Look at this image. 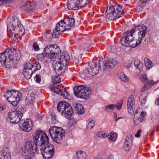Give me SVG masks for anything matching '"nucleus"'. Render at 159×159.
<instances>
[{"label":"nucleus","mask_w":159,"mask_h":159,"mask_svg":"<svg viewBox=\"0 0 159 159\" xmlns=\"http://www.w3.org/2000/svg\"><path fill=\"white\" fill-rule=\"evenodd\" d=\"M36 79V82L39 83L41 80V77L39 75H36L35 77Z\"/></svg>","instance_id":"nucleus-53"},{"label":"nucleus","mask_w":159,"mask_h":159,"mask_svg":"<svg viewBox=\"0 0 159 159\" xmlns=\"http://www.w3.org/2000/svg\"><path fill=\"white\" fill-rule=\"evenodd\" d=\"M76 155L78 159H85L86 157V153L84 152L81 151L77 152Z\"/></svg>","instance_id":"nucleus-38"},{"label":"nucleus","mask_w":159,"mask_h":159,"mask_svg":"<svg viewBox=\"0 0 159 159\" xmlns=\"http://www.w3.org/2000/svg\"><path fill=\"white\" fill-rule=\"evenodd\" d=\"M132 64V61L130 60L125 61L124 63V66L127 68L130 67Z\"/></svg>","instance_id":"nucleus-45"},{"label":"nucleus","mask_w":159,"mask_h":159,"mask_svg":"<svg viewBox=\"0 0 159 159\" xmlns=\"http://www.w3.org/2000/svg\"><path fill=\"white\" fill-rule=\"evenodd\" d=\"M4 95L7 100L14 106L17 104L21 98V93L14 90H7Z\"/></svg>","instance_id":"nucleus-9"},{"label":"nucleus","mask_w":159,"mask_h":159,"mask_svg":"<svg viewBox=\"0 0 159 159\" xmlns=\"http://www.w3.org/2000/svg\"><path fill=\"white\" fill-rule=\"evenodd\" d=\"M74 111L77 113L83 114L84 113V110L83 106L79 104H75L74 106Z\"/></svg>","instance_id":"nucleus-28"},{"label":"nucleus","mask_w":159,"mask_h":159,"mask_svg":"<svg viewBox=\"0 0 159 159\" xmlns=\"http://www.w3.org/2000/svg\"><path fill=\"white\" fill-rule=\"evenodd\" d=\"M68 30L66 29V25L64 20H61L57 24L52 34V36L54 38H58L63 32Z\"/></svg>","instance_id":"nucleus-13"},{"label":"nucleus","mask_w":159,"mask_h":159,"mask_svg":"<svg viewBox=\"0 0 159 159\" xmlns=\"http://www.w3.org/2000/svg\"><path fill=\"white\" fill-rule=\"evenodd\" d=\"M155 104L157 105H159V97L156 100Z\"/></svg>","instance_id":"nucleus-57"},{"label":"nucleus","mask_w":159,"mask_h":159,"mask_svg":"<svg viewBox=\"0 0 159 159\" xmlns=\"http://www.w3.org/2000/svg\"><path fill=\"white\" fill-rule=\"evenodd\" d=\"M158 82L157 81V82H154L153 80H151L148 81L146 82V83L145 84L147 86V87L149 88L152 87L153 85L156 84Z\"/></svg>","instance_id":"nucleus-42"},{"label":"nucleus","mask_w":159,"mask_h":159,"mask_svg":"<svg viewBox=\"0 0 159 159\" xmlns=\"http://www.w3.org/2000/svg\"><path fill=\"white\" fill-rule=\"evenodd\" d=\"M135 101L133 95H131L128 99L127 103V111L130 115H132L134 110Z\"/></svg>","instance_id":"nucleus-21"},{"label":"nucleus","mask_w":159,"mask_h":159,"mask_svg":"<svg viewBox=\"0 0 159 159\" xmlns=\"http://www.w3.org/2000/svg\"><path fill=\"white\" fill-rule=\"evenodd\" d=\"M58 93L59 95L66 99L69 100L71 98L70 93L68 92H67L65 89L62 90L59 89Z\"/></svg>","instance_id":"nucleus-32"},{"label":"nucleus","mask_w":159,"mask_h":159,"mask_svg":"<svg viewBox=\"0 0 159 159\" xmlns=\"http://www.w3.org/2000/svg\"><path fill=\"white\" fill-rule=\"evenodd\" d=\"M33 47L35 51H38L39 49V46L38 45L37 43V42H34L33 43Z\"/></svg>","instance_id":"nucleus-50"},{"label":"nucleus","mask_w":159,"mask_h":159,"mask_svg":"<svg viewBox=\"0 0 159 159\" xmlns=\"http://www.w3.org/2000/svg\"><path fill=\"white\" fill-rule=\"evenodd\" d=\"M120 118H120V117H118L116 119H115V121L116 122L119 119H120Z\"/></svg>","instance_id":"nucleus-61"},{"label":"nucleus","mask_w":159,"mask_h":159,"mask_svg":"<svg viewBox=\"0 0 159 159\" xmlns=\"http://www.w3.org/2000/svg\"><path fill=\"white\" fill-rule=\"evenodd\" d=\"M87 69L84 71H87L89 74L92 75H95L98 72L99 70L103 71L100 70L98 66V69H96V64L95 62H90L89 63Z\"/></svg>","instance_id":"nucleus-20"},{"label":"nucleus","mask_w":159,"mask_h":159,"mask_svg":"<svg viewBox=\"0 0 159 159\" xmlns=\"http://www.w3.org/2000/svg\"><path fill=\"white\" fill-rule=\"evenodd\" d=\"M122 104V101H121L120 104L119 106H117L116 105L114 104H111L108 105H106L105 106V110H113L115 108H116L118 110H120L121 108V106Z\"/></svg>","instance_id":"nucleus-33"},{"label":"nucleus","mask_w":159,"mask_h":159,"mask_svg":"<svg viewBox=\"0 0 159 159\" xmlns=\"http://www.w3.org/2000/svg\"><path fill=\"white\" fill-rule=\"evenodd\" d=\"M147 85H145V84L144 85V86H143L141 89V93H146L147 94V93L146 92L147 89H149L147 87Z\"/></svg>","instance_id":"nucleus-47"},{"label":"nucleus","mask_w":159,"mask_h":159,"mask_svg":"<svg viewBox=\"0 0 159 159\" xmlns=\"http://www.w3.org/2000/svg\"><path fill=\"white\" fill-rule=\"evenodd\" d=\"M155 127H157L158 129V130L157 131H159V125L157 126H156Z\"/></svg>","instance_id":"nucleus-62"},{"label":"nucleus","mask_w":159,"mask_h":159,"mask_svg":"<svg viewBox=\"0 0 159 159\" xmlns=\"http://www.w3.org/2000/svg\"><path fill=\"white\" fill-rule=\"evenodd\" d=\"M107 159H114L113 155H110L107 158Z\"/></svg>","instance_id":"nucleus-56"},{"label":"nucleus","mask_w":159,"mask_h":159,"mask_svg":"<svg viewBox=\"0 0 159 159\" xmlns=\"http://www.w3.org/2000/svg\"><path fill=\"white\" fill-rule=\"evenodd\" d=\"M57 58L51 60L55 61L53 63V68L56 72H58L62 70L63 68L66 69L67 62L70 60V56L66 53H65L62 55L60 54L57 56Z\"/></svg>","instance_id":"nucleus-3"},{"label":"nucleus","mask_w":159,"mask_h":159,"mask_svg":"<svg viewBox=\"0 0 159 159\" xmlns=\"http://www.w3.org/2000/svg\"><path fill=\"white\" fill-rule=\"evenodd\" d=\"M120 78L121 80L124 82L128 81L129 79L127 76L123 73H121L120 74Z\"/></svg>","instance_id":"nucleus-41"},{"label":"nucleus","mask_w":159,"mask_h":159,"mask_svg":"<svg viewBox=\"0 0 159 159\" xmlns=\"http://www.w3.org/2000/svg\"><path fill=\"white\" fill-rule=\"evenodd\" d=\"M57 110L63 116L67 119L70 118L73 112L71 106L64 101H62L58 103Z\"/></svg>","instance_id":"nucleus-6"},{"label":"nucleus","mask_w":159,"mask_h":159,"mask_svg":"<svg viewBox=\"0 0 159 159\" xmlns=\"http://www.w3.org/2000/svg\"><path fill=\"white\" fill-rule=\"evenodd\" d=\"M6 108V105L5 103L0 104V111H2Z\"/></svg>","instance_id":"nucleus-51"},{"label":"nucleus","mask_w":159,"mask_h":159,"mask_svg":"<svg viewBox=\"0 0 159 159\" xmlns=\"http://www.w3.org/2000/svg\"><path fill=\"white\" fill-rule=\"evenodd\" d=\"M19 126L23 131L28 132L32 128V121L30 119H27L24 120H20L19 122Z\"/></svg>","instance_id":"nucleus-17"},{"label":"nucleus","mask_w":159,"mask_h":159,"mask_svg":"<svg viewBox=\"0 0 159 159\" xmlns=\"http://www.w3.org/2000/svg\"><path fill=\"white\" fill-rule=\"evenodd\" d=\"M34 143V142L30 141H26L22 149L24 156L28 157L29 158L30 157H32L38 153V148Z\"/></svg>","instance_id":"nucleus-8"},{"label":"nucleus","mask_w":159,"mask_h":159,"mask_svg":"<svg viewBox=\"0 0 159 159\" xmlns=\"http://www.w3.org/2000/svg\"><path fill=\"white\" fill-rule=\"evenodd\" d=\"M66 26V29H69L75 26V21L71 16L65 17L63 20Z\"/></svg>","instance_id":"nucleus-24"},{"label":"nucleus","mask_w":159,"mask_h":159,"mask_svg":"<svg viewBox=\"0 0 159 159\" xmlns=\"http://www.w3.org/2000/svg\"><path fill=\"white\" fill-rule=\"evenodd\" d=\"M29 4H27L26 5H23L22 7L23 9L27 11H28L33 12L36 6L33 3H30Z\"/></svg>","instance_id":"nucleus-31"},{"label":"nucleus","mask_w":159,"mask_h":159,"mask_svg":"<svg viewBox=\"0 0 159 159\" xmlns=\"http://www.w3.org/2000/svg\"><path fill=\"white\" fill-rule=\"evenodd\" d=\"M32 66L31 68L34 70V72L37 70H40L41 68V65L38 61H35L34 63L32 64Z\"/></svg>","instance_id":"nucleus-37"},{"label":"nucleus","mask_w":159,"mask_h":159,"mask_svg":"<svg viewBox=\"0 0 159 159\" xmlns=\"http://www.w3.org/2000/svg\"><path fill=\"white\" fill-rule=\"evenodd\" d=\"M150 0H140L141 2L143 3H145L147 2L148 1H149Z\"/></svg>","instance_id":"nucleus-58"},{"label":"nucleus","mask_w":159,"mask_h":159,"mask_svg":"<svg viewBox=\"0 0 159 159\" xmlns=\"http://www.w3.org/2000/svg\"><path fill=\"white\" fill-rule=\"evenodd\" d=\"M122 7L118 3L108 6L106 11V17L111 20H114L123 16L124 12Z\"/></svg>","instance_id":"nucleus-2"},{"label":"nucleus","mask_w":159,"mask_h":159,"mask_svg":"<svg viewBox=\"0 0 159 159\" xmlns=\"http://www.w3.org/2000/svg\"><path fill=\"white\" fill-rule=\"evenodd\" d=\"M40 150L41 151L43 150L46 152H50L54 154V146L50 144H44L43 147L39 148Z\"/></svg>","instance_id":"nucleus-26"},{"label":"nucleus","mask_w":159,"mask_h":159,"mask_svg":"<svg viewBox=\"0 0 159 159\" xmlns=\"http://www.w3.org/2000/svg\"><path fill=\"white\" fill-rule=\"evenodd\" d=\"M60 51L59 47L57 44H50L48 45L44 49L43 53L46 54L50 58V59H54L57 58V56L59 54L58 53Z\"/></svg>","instance_id":"nucleus-11"},{"label":"nucleus","mask_w":159,"mask_h":159,"mask_svg":"<svg viewBox=\"0 0 159 159\" xmlns=\"http://www.w3.org/2000/svg\"><path fill=\"white\" fill-rule=\"evenodd\" d=\"M52 122L53 124H55L57 122V119L56 116L55 114H52Z\"/></svg>","instance_id":"nucleus-48"},{"label":"nucleus","mask_w":159,"mask_h":159,"mask_svg":"<svg viewBox=\"0 0 159 159\" xmlns=\"http://www.w3.org/2000/svg\"><path fill=\"white\" fill-rule=\"evenodd\" d=\"M20 57L21 55L20 53H17L16 54L14 55V52H13V53L10 55L9 57L2 65L5 67L9 68L14 66L13 61L19 60Z\"/></svg>","instance_id":"nucleus-15"},{"label":"nucleus","mask_w":159,"mask_h":159,"mask_svg":"<svg viewBox=\"0 0 159 159\" xmlns=\"http://www.w3.org/2000/svg\"><path fill=\"white\" fill-rule=\"evenodd\" d=\"M134 66L139 69L140 70H142L143 67V65L140 60L138 59H136L134 61Z\"/></svg>","instance_id":"nucleus-36"},{"label":"nucleus","mask_w":159,"mask_h":159,"mask_svg":"<svg viewBox=\"0 0 159 159\" xmlns=\"http://www.w3.org/2000/svg\"><path fill=\"white\" fill-rule=\"evenodd\" d=\"M50 88L51 91L56 93H57L58 94H59V93H58V92L57 90H56V89H58V88H57V87L56 88L55 87H54V85H53V86H51Z\"/></svg>","instance_id":"nucleus-52"},{"label":"nucleus","mask_w":159,"mask_h":159,"mask_svg":"<svg viewBox=\"0 0 159 159\" xmlns=\"http://www.w3.org/2000/svg\"><path fill=\"white\" fill-rule=\"evenodd\" d=\"M147 95V94L146 93H141L139 99V101L141 104H143L146 103Z\"/></svg>","instance_id":"nucleus-40"},{"label":"nucleus","mask_w":159,"mask_h":159,"mask_svg":"<svg viewBox=\"0 0 159 159\" xmlns=\"http://www.w3.org/2000/svg\"><path fill=\"white\" fill-rule=\"evenodd\" d=\"M142 131V130L141 129L139 130L137 133L135 134V136L136 137H139L140 136V134Z\"/></svg>","instance_id":"nucleus-54"},{"label":"nucleus","mask_w":159,"mask_h":159,"mask_svg":"<svg viewBox=\"0 0 159 159\" xmlns=\"http://www.w3.org/2000/svg\"><path fill=\"white\" fill-rule=\"evenodd\" d=\"M144 62L146 69H149L153 67L154 66L152 62L148 58H144Z\"/></svg>","instance_id":"nucleus-35"},{"label":"nucleus","mask_w":159,"mask_h":159,"mask_svg":"<svg viewBox=\"0 0 159 159\" xmlns=\"http://www.w3.org/2000/svg\"><path fill=\"white\" fill-rule=\"evenodd\" d=\"M92 0H68L67 6L70 10H76L84 7Z\"/></svg>","instance_id":"nucleus-10"},{"label":"nucleus","mask_w":159,"mask_h":159,"mask_svg":"<svg viewBox=\"0 0 159 159\" xmlns=\"http://www.w3.org/2000/svg\"><path fill=\"white\" fill-rule=\"evenodd\" d=\"M36 58L38 60H39L43 62H46L48 61L50 58L48 55L43 53L38 54L36 56Z\"/></svg>","instance_id":"nucleus-30"},{"label":"nucleus","mask_w":159,"mask_h":159,"mask_svg":"<svg viewBox=\"0 0 159 159\" xmlns=\"http://www.w3.org/2000/svg\"><path fill=\"white\" fill-rule=\"evenodd\" d=\"M8 118L10 119L11 123H17L20 122V120L22 116V113L20 109L17 108L16 110L11 112L8 113Z\"/></svg>","instance_id":"nucleus-14"},{"label":"nucleus","mask_w":159,"mask_h":159,"mask_svg":"<svg viewBox=\"0 0 159 159\" xmlns=\"http://www.w3.org/2000/svg\"><path fill=\"white\" fill-rule=\"evenodd\" d=\"M33 140L35 145L39 147V148L43 147L44 144L48 143L49 139L46 134L42 131H36L34 134Z\"/></svg>","instance_id":"nucleus-7"},{"label":"nucleus","mask_w":159,"mask_h":159,"mask_svg":"<svg viewBox=\"0 0 159 159\" xmlns=\"http://www.w3.org/2000/svg\"><path fill=\"white\" fill-rule=\"evenodd\" d=\"M157 130H158V129H157V127H155L154 129H153V130H152V132L150 134V135H152L154 133V132H155V130L157 131Z\"/></svg>","instance_id":"nucleus-55"},{"label":"nucleus","mask_w":159,"mask_h":159,"mask_svg":"<svg viewBox=\"0 0 159 159\" xmlns=\"http://www.w3.org/2000/svg\"><path fill=\"white\" fill-rule=\"evenodd\" d=\"M133 138L130 135H128L125 139V143L123 146L124 149L127 151H129L131 149L132 145Z\"/></svg>","instance_id":"nucleus-23"},{"label":"nucleus","mask_w":159,"mask_h":159,"mask_svg":"<svg viewBox=\"0 0 159 159\" xmlns=\"http://www.w3.org/2000/svg\"><path fill=\"white\" fill-rule=\"evenodd\" d=\"M114 115L113 116V117L114 118H116L117 117V114L114 113Z\"/></svg>","instance_id":"nucleus-59"},{"label":"nucleus","mask_w":159,"mask_h":159,"mask_svg":"<svg viewBox=\"0 0 159 159\" xmlns=\"http://www.w3.org/2000/svg\"><path fill=\"white\" fill-rule=\"evenodd\" d=\"M49 132L53 141L58 143L65 138V131L61 127H51L49 129Z\"/></svg>","instance_id":"nucleus-5"},{"label":"nucleus","mask_w":159,"mask_h":159,"mask_svg":"<svg viewBox=\"0 0 159 159\" xmlns=\"http://www.w3.org/2000/svg\"><path fill=\"white\" fill-rule=\"evenodd\" d=\"M61 78L58 76L55 75L53 77L52 81L54 84H56L59 83L61 82Z\"/></svg>","instance_id":"nucleus-43"},{"label":"nucleus","mask_w":159,"mask_h":159,"mask_svg":"<svg viewBox=\"0 0 159 159\" xmlns=\"http://www.w3.org/2000/svg\"><path fill=\"white\" fill-rule=\"evenodd\" d=\"M97 135L99 137L105 138L107 136V134L103 131H100L97 133Z\"/></svg>","instance_id":"nucleus-44"},{"label":"nucleus","mask_w":159,"mask_h":159,"mask_svg":"<svg viewBox=\"0 0 159 159\" xmlns=\"http://www.w3.org/2000/svg\"><path fill=\"white\" fill-rule=\"evenodd\" d=\"M20 25V20L16 16H12L10 21V23L7 25V27H15Z\"/></svg>","instance_id":"nucleus-25"},{"label":"nucleus","mask_w":159,"mask_h":159,"mask_svg":"<svg viewBox=\"0 0 159 159\" xmlns=\"http://www.w3.org/2000/svg\"><path fill=\"white\" fill-rule=\"evenodd\" d=\"M95 120L91 118H89L87 121V128L88 129H91L94 125Z\"/></svg>","instance_id":"nucleus-39"},{"label":"nucleus","mask_w":159,"mask_h":159,"mask_svg":"<svg viewBox=\"0 0 159 159\" xmlns=\"http://www.w3.org/2000/svg\"><path fill=\"white\" fill-rule=\"evenodd\" d=\"M41 154L43 157L45 159H49L53 157L54 154L46 152L43 150H40Z\"/></svg>","instance_id":"nucleus-34"},{"label":"nucleus","mask_w":159,"mask_h":159,"mask_svg":"<svg viewBox=\"0 0 159 159\" xmlns=\"http://www.w3.org/2000/svg\"><path fill=\"white\" fill-rule=\"evenodd\" d=\"M8 148L3 149L0 152V159H9L10 154Z\"/></svg>","instance_id":"nucleus-29"},{"label":"nucleus","mask_w":159,"mask_h":159,"mask_svg":"<svg viewBox=\"0 0 159 159\" xmlns=\"http://www.w3.org/2000/svg\"><path fill=\"white\" fill-rule=\"evenodd\" d=\"M32 64L30 62L27 63L25 65L22 74L25 78L27 80L30 79L32 76L33 73L34 72L31 68Z\"/></svg>","instance_id":"nucleus-18"},{"label":"nucleus","mask_w":159,"mask_h":159,"mask_svg":"<svg viewBox=\"0 0 159 159\" xmlns=\"http://www.w3.org/2000/svg\"><path fill=\"white\" fill-rule=\"evenodd\" d=\"M117 63V61L114 59H108L103 61L102 66L101 65V64L99 63L98 67L101 70L105 71L113 68L116 65Z\"/></svg>","instance_id":"nucleus-16"},{"label":"nucleus","mask_w":159,"mask_h":159,"mask_svg":"<svg viewBox=\"0 0 159 159\" xmlns=\"http://www.w3.org/2000/svg\"><path fill=\"white\" fill-rule=\"evenodd\" d=\"M147 32L146 26L143 25H139L123 34L120 42L125 47H135L140 43L142 38L145 37Z\"/></svg>","instance_id":"nucleus-1"},{"label":"nucleus","mask_w":159,"mask_h":159,"mask_svg":"<svg viewBox=\"0 0 159 159\" xmlns=\"http://www.w3.org/2000/svg\"><path fill=\"white\" fill-rule=\"evenodd\" d=\"M74 60L75 63H77L79 61V60L78 59V58H75Z\"/></svg>","instance_id":"nucleus-60"},{"label":"nucleus","mask_w":159,"mask_h":159,"mask_svg":"<svg viewBox=\"0 0 159 159\" xmlns=\"http://www.w3.org/2000/svg\"><path fill=\"white\" fill-rule=\"evenodd\" d=\"M24 27L22 25L15 27H7V34L9 37L15 41L18 40V39L24 34Z\"/></svg>","instance_id":"nucleus-4"},{"label":"nucleus","mask_w":159,"mask_h":159,"mask_svg":"<svg viewBox=\"0 0 159 159\" xmlns=\"http://www.w3.org/2000/svg\"><path fill=\"white\" fill-rule=\"evenodd\" d=\"M140 79L142 82H146L148 80L146 75L143 74L141 75L140 77Z\"/></svg>","instance_id":"nucleus-46"},{"label":"nucleus","mask_w":159,"mask_h":159,"mask_svg":"<svg viewBox=\"0 0 159 159\" xmlns=\"http://www.w3.org/2000/svg\"><path fill=\"white\" fill-rule=\"evenodd\" d=\"M107 137H108V139L110 140H112V141L113 142H114L116 140V139H114V135L112 133H110V134H107Z\"/></svg>","instance_id":"nucleus-49"},{"label":"nucleus","mask_w":159,"mask_h":159,"mask_svg":"<svg viewBox=\"0 0 159 159\" xmlns=\"http://www.w3.org/2000/svg\"><path fill=\"white\" fill-rule=\"evenodd\" d=\"M144 115V113L143 111H141L140 109L136 110L134 115L133 118L134 124L138 125L140 123L142 122Z\"/></svg>","instance_id":"nucleus-19"},{"label":"nucleus","mask_w":159,"mask_h":159,"mask_svg":"<svg viewBox=\"0 0 159 159\" xmlns=\"http://www.w3.org/2000/svg\"><path fill=\"white\" fill-rule=\"evenodd\" d=\"M35 98V95L34 93H29L27 94L25 102L28 105H30L33 103Z\"/></svg>","instance_id":"nucleus-27"},{"label":"nucleus","mask_w":159,"mask_h":159,"mask_svg":"<svg viewBox=\"0 0 159 159\" xmlns=\"http://www.w3.org/2000/svg\"><path fill=\"white\" fill-rule=\"evenodd\" d=\"M12 53H13L12 51L9 49H6L5 51L0 53V62L2 65L6 61L10 55Z\"/></svg>","instance_id":"nucleus-22"},{"label":"nucleus","mask_w":159,"mask_h":159,"mask_svg":"<svg viewBox=\"0 0 159 159\" xmlns=\"http://www.w3.org/2000/svg\"><path fill=\"white\" fill-rule=\"evenodd\" d=\"M74 91L75 95L80 98L85 99L89 95L88 89L83 85L75 86Z\"/></svg>","instance_id":"nucleus-12"}]
</instances>
